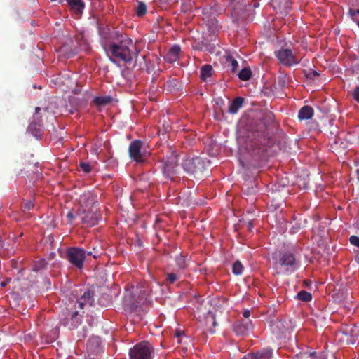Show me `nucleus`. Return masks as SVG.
I'll use <instances>...</instances> for the list:
<instances>
[{"mask_svg":"<svg viewBox=\"0 0 359 359\" xmlns=\"http://www.w3.org/2000/svg\"><path fill=\"white\" fill-rule=\"evenodd\" d=\"M252 76V72L249 68H243L238 73V77L242 81H248Z\"/></svg>","mask_w":359,"mask_h":359,"instance_id":"31","label":"nucleus"},{"mask_svg":"<svg viewBox=\"0 0 359 359\" xmlns=\"http://www.w3.org/2000/svg\"><path fill=\"white\" fill-rule=\"evenodd\" d=\"M178 156L172 151L170 156L164 158L162 164V171L165 177L172 180L174 176L177 174L178 170Z\"/></svg>","mask_w":359,"mask_h":359,"instance_id":"9","label":"nucleus"},{"mask_svg":"<svg viewBox=\"0 0 359 359\" xmlns=\"http://www.w3.org/2000/svg\"><path fill=\"white\" fill-rule=\"evenodd\" d=\"M86 255H92V252H88Z\"/></svg>","mask_w":359,"mask_h":359,"instance_id":"57","label":"nucleus"},{"mask_svg":"<svg viewBox=\"0 0 359 359\" xmlns=\"http://www.w3.org/2000/svg\"><path fill=\"white\" fill-rule=\"evenodd\" d=\"M219 316L221 315L213 311H208L205 316V325L207 330L212 333L215 332V328L218 325L217 319H219Z\"/></svg>","mask_w":359,"mask_h":359,"instance_id":"17","label":"nucleus"},{"mask_svg":"<svg viewBox=\"0 0 359 359\" xmlns=\"http://www.w3.org/2000/svg\"><path fill=\"white\" fill-rule=\"evenodd\" d=\"M68 3L70 8L74 11L76 14H80L82 13L85 4L82 1V0H66Z\"/></svg>","mask_w":359,"mask_h":359,"instance_id":"26","label":"nucleus"},{"mask_svg":"<svg viewBox=\"0 0 359 359\" xmlns=\"http://www.w3.org/2000/svg\"><path fill=\"white\" fill-rule=\"evenodd\" d=\"M227 299L223 296L218 295L217 294H212L209 296L208 302L213 307L214 312L219 313L220 315L222 312L219 311V309L223 307L226 304Z\"/></svg>","mask_w":359,"mask_h":359,"instance_id":"18","label":"nucleus"},{"mask_svg":"<svg viewBox=\"0 0 359 359\" xmlns=\"http://www.w3.org/2000/svg\"><path fill=\"white\" fill-rule=\"evenodd\" d=\"M304 284L306 287H308L309 289H311L309 285H311V282L310 280H305Z\"/></svg>","mask_w":359,"mask_h":359,"instance_id":"52","label":"nucleus"},{"mask_svg":"<svg viewBox=\"0 0 359 359\" xmlns=\"http://www.w3.org/2000/svg\"><path fill=\"white\" fill-rule=\"evenodd\" d=\"M86 256L85 250L79 248H71L67 253L68 261L78 269L83 267Z\"/></svg>","mask_w":359,"mask_h":359,"instance_id":"10","label":"nucleus"},{"mask_svg":"<svg viewBox=\"0 0 359 359\" xmlns=\"http://www.w3.org/2000/svg\"><path fill=\"white\" fill-rule=\"evenodd\" d=\"M142 59L145 61V63H146V71H147V72L151 73L154 69V65L151 64V62L148 63L146 61V57L145 56H143Z\"/></svg>","mask_w":359,"mask_h":359,"instance_id":"43","label":"nucleus"},{"mask_svg":"<svg viewBox=\"0 0 359 359\" xmlns=\"http://www.w3.org/2000/svg\"><path fill=\"white\" fill-rule=\"evenodd\" d=\"M320 74L316 70L311 69L309 73L306 74V76L311 79H314L316 76H318Z\"/></svg>","mask_w":359,"mask_h":359,"instance_id":"44","label":"nucleus"},{"mask_svg":"<svg viewBox=\"0 0 359 359\" xmlns=\"http://www.w3.org/2000/svg\"><path fill=\"white\" fill-rule=\"evenodd\" d=\"M142 142L140 140L133 141L128 147V152L130 158L137 163H142L144 161V155L141 152Z\"/></svg>","mask_w":359,"mask_h":359,"instance_id":"13","label":"nucleus"},{"mask_svg":"<svg viewBox=\"0 0 359 359\" xmlns=\"http://www.w3.org/2000/svg\"><path fill=\"white\" fill-rule=\"evenodd\" d=\"M245 0H229V8L231 11L232 15L238 17L243 12L245 6Z\"/></svg>","mask_w":359,"mask_h":359,"instance_id":"20","label":"nucleus"},{"mask_svg":"<svg viewBox=\"0 0 359 359\" xmlns=\"http://www.w3.org/2000/svg\"><path fill=\"white\" fill-rule=\"evenodd\" d=\"M182 334H184V332H182V331H177L176 333H175V336L177 337H180Z\"/></svg>","mask_w":359,"mask_h":359,"instance_id":"51","label":"nucleus"},{"mask_svg":"<svg viewBox=\"0 0 359 359\" xmlns=\"http://www.w3.org/2000/svg\"><path fill=\"white\" fill-rule=\"evenodd\" d=\"M274 114L271 111L264 114L259 121H251L246 126V133L239 138L241 149L252 156L262 160L268 155V149L273 142L268 130L274 122Z\"/></svg>","mask_w":359,"mask_h":359,"instance_id":"1","label":"nucleus"},{"mask_svg":"<svg viewBox=\"0 0 359 359\" xmlns=\"http://www.w3.org/2000/svg\"><path fill=\"white\" fill-rule=\"evenodd\" d=\"M46 264V262L44 259H41L34 264V269L35 271H39V270L41 269L42 268H43L45 266Z\"/></svg>","mask_w":359,"mask_h":359,"instance_id":"39","label":"nucleus"},{"mask_svg":"<svg viewBox=\"0 0 359 359\" xmlns=\"http://www.w3.org/2000/svg\"><path fill=\"white\" fill-rule=\"evenodd\" d=\"M356 172H357L358 178L359 179V170H357Z\"/></svg>","mask_w":359,"mask_h":359,"instance_id":"55","label":"nucleus"},{"mask_svg":"<svg viewBox=\"0 0 359 359\" xmlns=\"http://www.w3.org/2000/svg\"><path fill=\"white\" fill-rule=\"evenodd\" d=\"M137 15L139 17H142L147 13V5L142 2L139 1L137 4V6L136 8Z\"/></svg>","mask_w":359,"mask_h":359,"instance_id":"35","label":"nucleus"},{"mask_svg":"<svg viewBox=\"0 0 359 359\" xmlns=\"http://www.w3.org/2000/svg\"><path fill=\"white\" fill-rule=\"evenodd\" d=\"M226 63L231 67L232 72H236L238 68V63L231 55L226 56Z\"/></svg>","mask_w":359,"mask_h":359,"instance_id":"30","label":"nucleus"},{"mask_svg":"<svg viewBox=\"0 0 359 359\" xmlns=\"http://www.w3.org/2000/svg\"><path fill=\"white\" fill-rule=\"evenodd\" d=\"M175 260L177 265L180 269H183L187 266V260L186 259V256L180 255L176 257Z\"/></svg>","mask_w":359,"mask_h":359,"instance_id":"34","label":"nucleus"},{"mask_svg":"<svg viewBox=\"0 0 359 359\" xmlns=\"http://www.w3.org/2000/svg\"><path fill=\"white\" fill-rule=\"evenodd\" d=\"M294 298L297 300L307 302L311 300L312 295L311 293H297Z\"/></svg>","mask_w":359,"mask_h":359,"instance_id":"36","label":"nucleus"},{"mask_svg":"<svg viewBox=\"0 0 359 359\" xmlns=\"http://www.w3.org/2000/svg\"><path fill=\"white\" fill-rule=\"evenodd\" d=\"M353 98L359 102V86H356L353 92Z\"/></svg>","mask_w":359,"mask_h":359,"instance_id":"45","label":"nucleus"},{"mask_svg":"<svg viewBox=\"0 0 359 359\" xmlns=\"http://www.w3.org/2000/svg\"><path fill=\"white\" fill-rule=\"evenodd\" d=\"M250 316V310L248 309H246L243 312V316L245 318H248Z\"/></svg>","mask_w":359,"mask_h":359,"instance_id":"47","label":"nucleus"},{"mask_svg":"<svg viewBox=\"0 0 359 359\" xmlns=\"http://www.w3.org/2000/svg\"><path fill=\"white\" fill-rule=\"evenodd\" d=\"M221 11L217 2H211L209 5L205 6L203 8L202 13L206 17L215 16Z\"/></svg>","mask_w":359,"mask_h":359,"instance_id":"23","label":"nucleus"},{"mask_svg":"<svg viewBox=\"0 0 359 359\" xmlns=\"http://www.w3.org/2000/svg\"><path fill=\"white\" fill-rule=\"evenodd\" d=\"M349 241L351 244L353 245L357 246L359 248V237L355 235L351 236L349 238Z\"/></svg>","mask_w":359,"mask_h":359,"instance_id":"40","label":"nucleus"},{"mask_svg":"<svg viewBox=\"0 0 359 359\" xmlns=\"http://www.w3.org/2000/svg\"><path fill=\"white\" fill-rule=\"evenodd\" d=\"M79 166L81 169L86 173H88L91 170V167L89 163L86 162H80Z\"/></svg>","mask_w":359,"mask_h":359,"instance_id":"38","label":"nucleus"},{"mask_svg":"<svg viewBox=\"0 0 359 359\" xmlns=\"http://www.w3.org/2000/svg\"><path fill=\"white\" fill-rule=\"evenodd\" d=\"M67 217L69 219V222H72L75 217L74 213L71 211L67 213Z\"/></svg>","mask_w":359,"mask_h":359,"instance_id":"46","label":"nucleus"},{"mask_svg":"<svg viewBox=\"0 0 359 359\" xmlns=\"http://www.w3.org/2000/svg\"><path fill=\"white\" fill-rule=\"evenodd\" d=\"M77 200L79 208L97 209V196L90 191H84Z\"/></svg>","mask_w":359,"mask_h":359,"instance_id":"12","label":"nucleus"},{"mask_svg":"<svg viewBox=\"0 0 359 359\" xmlns=\"http://www.w3.org/2000/svg\"><path fill=\"white\" fill-rule=\"evenodd\" d=\"M177 280V274L174 273H170L167 275V280L170 283H174Z\"/></svg>","mask_w":359,"mask_h":359,"instance_id":"41","label":"nucleus"},{"mask_svg":"<svg viewBox=\"0 0 359 359\" xmlns=\"http://www.w3.org/2000/svg\"><path fill=\"white\" fill-rule=\"evenodd\" d=\"M243 359H273V350L271 348H265L257 353H248Z\"/></svg>","mask_w":359,"mask_h":359,"instance_id":"19","label":"nucleus"},{"mask_svg":"<svg viewBox=\"0 0 359 359\" xmlns=\"http://www.w3.org/2000/svg\"><path fill=\"white\" fill-rule=\"evenodd\" d=\"M244 99L242 97H236L229 107L228 112L232 114H236L243 106Z\"/></svg>","mask_w":359,"mask_h":359,"instance_id":"25","label":"nucleus"},{"mask_svg":"<svg viewBox=\"0 0 359 359\" xmlns=\"http://www.w3.org/2000/svg\"><path fill=\"white\" fill-rule=\"evenodd\" d=\"M359 336V327L354 324L341 327L336 337L341 346L354 345Z\"/></svg>","mask_w":359,"mask_h":359,"instance_id":"5","label":"nucleus"},{"mask_svg":"<svg viewBox=\"0 0 359 359\" xmlns=\"http://www.w3.org/2000/svg\"><path fill=\"white\" fill-rule=\"evenodd\" d=\"M274 55L279 62L285 67H293L300 62V59L297 54L287 48L282 47L276 50Z\"/></svg>","mask_w":359,"mask_h":359,"instance_id":"7","label":"nucleus"},{"mask_svg":"<svg viewBox=\"0 0 359 359\" xmlns=\"http://www.w3.org/2000/svg\"><path fill=\"white\" fill-rule=\"evenodd\" d=\"M254 226L253 222L252 220L248 222L247 223V228L249 231H251Z\"/></svg>","mask_w":359,"mask_h":359,"instance_id":"48","label":"nucleus"},{"mask_svg":"<svg viewBox=\"0 0 359 359\" xmlns=\"http://www.w3.org/2000/svg\"><path fill=\"white\" fill-rule=\"evenodd\" d=\"M355 261L357 262L358 264H359V249L355 251Z\"/></svg>","mask_w":359,"mask_h":359,"instance_id":"50","label":"nucleus"},{"mask_svg":"<svg viewBox=\"0 0 359 359\" xmlns=\"http://www.w3.org/2000/svg\"><path fill=\"white\" fill-rule=\"evenodd\" d=\"M101 340L100 337H95L90 339L87 343V348L92 351H94L93 350V345L95 344L96 347L98 348L100 346Z\"/></svg>","mask_w":359,"mask_h":359,"instance_id":"33","label":"nucleus"},{"mask_svg":"<svg viewBox=\"0 0 359 359\" xmlns=\"http://www.w3.org/2000/svg\"><path fill=\"white\" fill-rule=\"evenodd\" d=\"M252 330V321L238 320L233 325V331L237 335L245 336L248 334Z\"/></svg>","mask_w":359,"mask_h":359,"instance_id":"16","label":"nucleus"},{"mask_svg":"<svg viewBox=\"0 0 359 359\" xmlns=\"http://www.w3.org/2000/svg\"><path fill=\"white\" fill-rule=\"evenodd\" d=\"M7 285V283L6 281H2L0 283V285L1 287H4Z\"/></svg>","mask_w":359,"mask_h":359,"instance_id":"53","label":"nucleus"},{"mask_svg":"<svg viewBox=\"0 0 359 359\" xmlns=\"http://www.w3.org/2000/svg\"><path fill=\"white\" fill-rule=\"evenodd\" d=\"M313 115V109L310 106H304L300 109L298 118L300 120H308L312 118Z\"/></svg>","mask_w":359,"mask_h":359,"instance_id":"27","label":"nucleus"},{"mask_svg":"<svg viewBox=\"0 0 359 359\" xmlns=\"http://www.w3.org/2000/svg\"><path fill=\"white\" fill-rule=\"evenodd\" d=\"M180 51L181 48L180 46H173L165 55V60L168 63H172L177 61L180 58Z\"/></svg>","mask_w":359,"mask_h":359,"instance_id":"22","label":"nucleus"},{"mask_svg":"<svg viewBox=\"0 0 359 359\" xmlns=\"http://www.w3.org/2000/svg\"><path fill=\"white\" fill-rule=\"evenodd\" d=\"M76 215L83 225L88 227L97 225L100 219L97 209L79 208Z\"/></svg>","mask_w":359,"mask_h":359,"instance_id":"8","label":"nucleus"},{"mask_svg":"<svg viewBox=\"0 0 359 359\" xmlns=\"http://www.w3.org/2000/svg\"><path fill=\"white\" fill-rule=\"evenodd\" d=\"M277 274H292L300 267V260L294 248L280 250L272 255Z\"/></svg>","mask_w":359,"mask_h":359,"instance_id":"3","label":"nucleus"},{"mask_svg":"<svg viewBox=\"0 0 359 359\" xmlns=\"http://www.w3.org/2000/svg\"><path fill=\"white\" fill-rule=\"evenodd\" d=\"M349 12H350V14L353 16L356 13L359 14V8L357 9V10H352V9H351Z\"/></svg>","mask_w":359,"mask_h":359,"instance_id":"49","label":"nucleus"},{"mask_svg":"<svg viewBox=\"0 0 359 359\" xmlns=\"http://www.w3.org/2000/svg\"><path fill=\"white\" fill-rule=\"evenodd\" d=\"M34 208V203L32 201L29 200L24 203V210L29 211Z\"/></svg>","mask_w":359,"mask_h":359,"instance_id":"42","label":"nucleus"},{"mask_svg":"<svg viewBox=\"0 0 359 359\" xmlns=\"http://www.w3.org/2000/svg\"><path fill=\"white\" fill-rule=\"evenodd\" d=\"M292 359H316V353H302L297 354Z\"/></svg>","mask_w":359,"mask_h":359,"instance_id":"37","label":"nucleus"},{"mask_svg":"<svg viewBox=\"0 0 359 359\" xmlns=\"http://www.w3.org/2000/svg\"><path fill=\"white\" fill-rule=\"evenodd\" d=\"M154 348L147 341L137 343L129 351L130 359H152Z\"/></svg>","mask_w":359,"mask_h":359,"instance_id":"6","label":"nucleus"},{"mask_svg":"<svg viewBox=\"0 0 359 359\" xmlns=\"http://www.w3.org/2000/svg\"><path fill=\"white\" fill-rule=\"evenodd\" d=\"M41 109L39 107L35 108V114L33 116L32 121L28 126V130L34 133L35 136L40 135L41 128L43 126L41 116L39 112Z\"/></svg>","mask_w":359,"mask_h":359,"instance_id":"15","label":"nucleus"},{"mask_svg":"<svg viewBox=\"0 0 359 359\" xmlns=\"http://www.w3.org/2000/svg\"><path fill=\"white\" fill-rule=\"evenodd\" d=\"M182 168L187 173L196 175L203 171L204 165L201 158H187L183 161Z\"/></svg>","mask_w":359,"mask_h":359,"instance_id":"11","label":"nucleus"},{"mask_svg":"<svg viewBox=\"0 0 359 359\" xmlns=\"http://www.w3.org/2000/svg\"><path fill=\"white\" fill-rule=\"evenodd\" d=\"M82 322V314L78 311H74L71 314L70 318L68 320V324L70 329L76 328Z\"/></svg>","mask_w":359,"mask_h":359,"instance_id":"24","label":"nucleus"},{"mask_svg":"<svg viewBox=\"0 0 359 359\" xmlns=\"http://www.w3.org/2000/svg\"><path fill=\"white\" fill-rule=\"evenodd\" d=\"M258 5H257V4H254V7H257Z\"/></svg>","mask_w":359,"mask_h":359,"instance_id":"58","label":"nucleus"},{"mask_svg":"<svg viewBox=\"0 0 359 359\" xmlns=\"http://www.w3.org/2000/svg\"><path fill=\"white\" fill-rule=\"evenodd\" d=\"M212 72V67L210 65H205L202 66L200 72V78L203 81H205L208 78L210 77Z\"/></svg>","mask_w":359,"mask_h":359,"instance_id":"28","label":"nucleus"},{"mask_svg":"<svg viewBox=\"0 0 359 359\" xmlns=\"http://www.w3.org/2000/svg\"><path fill=\"white\" fill-rule=\"evenodd\" d=\"M93 294L94 293H83L79 298H76L75 307H76L77 305L78 307L83 309L86 306H93Z\"/></svg>","mask_w":359,"mask_h":359,"instance_id":"21","label":"nucleus"},{"mask_svg":"<svg viewBox=\"0 0 359 359\" xmlns=\"http://www.w3.org/2000/svg\"><path fill=\"white\" fill-rule=\"evenodd\" d=\"M151 302L149 293H126L123 297V306L126 311L133 312L147 306Z\"/></svg>","mask_w":359,"mask_h":359,"instance_id":"4","label":"nucleus"},{"mask_svg":"<svg viewBox=\"0 0 359 359\" xmlns=\"http://www.w3.org/2000/svg\"><path fill=\"white\" fill-rule=\"evenodd\" d=\"M156 80V76H153V77H152V79H151V82H152V83H155Z\"/></svg>","mask_w":359,"mask_h":359,"instance_id":"54","label":"nucleus"},{"mask_svg":"<svg viewBox=\"0 0 359 359\" xmlns=\"http://www.w3.org/2000/svg\"><path fill=\"white\" fill-rule=\"evenodd\" d=\"M112 101L111 96H100L95 97L93 99L94 103L97 106H105Z\"/></svg>","mask_w":359,"mask_h":359,"instance_id":"29","label":"nucleus"},{"mask_svg":"<svg viewBox=\"0 0 359 359\" xmlns=\"http://www.w3.org/2000/svg\"><path fill=\"white\" fill-rule=\"evenodd\" d=\"M244 267L241 262L238 260L236 261L232 266V272L236 276L242 274Z\"/></svg>","mask_w":359,"mask_h":359,"instance_id":"32","label":"nucleus"},{"mask_svg":"<svg viewBox=\"0 0 359 359\" xmlns=\"http://www.w3.org/2000/svg\"><path fill=\"white\" fill-rule=\"evenodd\" d=\"M270 4L277 13L283 15H287L292 8L290 0H271Z\"/></svg>","mask_w":359,"mask_h":359,"instance_id":"14","label":"nucleus"},{"mask_svg":"<svg viewBox=\"0 0 359 359\" xmlns=\"http://www.w3.org/2000/svg\"><path fill=\"white\" fill-rule=\"evenodd\" d=\"M111 38H116L117 42H112L105 44L104 49L109 53L113 58L111 61L116 63V60L121 61L126 65H130L135 59L137 62L139 50L133 44L130 38L126 35L115 32L112 34ZM134 67L136 66L135 62Z\"/></svg>","mask_w":359,"mask_h":359,"instance_id":"2","label":"nucleus"},{"mask_svg":"<svg viewBox=\"0 0 359 359\" xmlns=\"http://www.w3.org/2000/svg\"><path fill=\"white\" fill-rule=\"evenodd\" d=\"M338 144V141L337 140H334V144Z\"/></svg>","mask_w":359,"mask_h":359,"instance_id":"56","label":"nucleus"}]
</instances>
